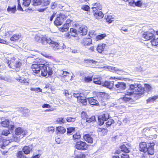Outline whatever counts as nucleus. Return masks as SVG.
Returning <instances> with one entry per match:
<instances>
[{
    "instance_id": "f257e3e1",
    "label": "nucleus",
    "mask_w": 158,
    "mask_h": 158,
    "mask_svg": "<svg viewBox=\"0 0 158 158\" xmlns=\"http://www.w3.org/2000/svg\"><path fill=\"white\" fill-rule=\"evenodd\" d=\"M34 39L35 42L38 43L40 42L43 44L45 45L48 43L55 50H63L65 48L64 44H59L56 42L55 39L54 38L44 36L40 34H36L35 36Z\"/></svg>"
},
{
    "instance_id": "f03ea898",
    "label": "nucleus",
    "mask_w": 158,
    "mask_h": 158,
    "mask_svg": "<svg viewBox=\"0 0 158 158\" xmlns=\"http://www.w3.org/2000/svg\"><path fill=\"white\" fill-rule=\"evenodd\" d=\"M38 60L36 59L34 62L37 64H33L31 66L32 73L37 74L41 70V75L43 76L46 77L48 74V75H51L52 73V68L49 65H47L40 63Z\"/></svg>"
},
{
    "instance_id": "7ed1b4c3",
    "label": "nucleus",
    "mask_w": 158,
    "mask_h": 158,
    "mask_svg": "<svg viewBox=\"0 0 158 158\" xmlns=\"http://www.w3.org/2000/svg\"><path fill=\"white\" fill-rule=\"evenodd\" d=\"M144 89L140 84H134L130 85L129 89L126 92L124 97L121 98L122 100L125 102L129 101L132 100L130 97L133 94L142 95L144 94Z\"/></svg>"
},
{
    "instance_id": "20e7f679",
    "label": "nucleus",
    "mask_w": 158,
    "mask_h": 158,
    "mask_svg": "<svg viewBox=\"0 0 158 158\" xmlns=\"http://www.w3.org/2000/svg\"><path fill=\"white\" fill-rule=\"evenodd\" d=\"M154 145L155 144L153 143L147 144L145 142H141L139 144L140 150L144 153L147 152L148 154L153 155L154 152Z\"/></svg>"
},
{
    "instance_id": "39448f33",
    "label": "nucleus",
    "mask_w": 158,
    "mask_h": 158,
    "mask_svg": "<svg viewBox=\"0 0 158 158\" xmlns=\"http://www.w3.org/2000/svg\"><path fill=\"white\" fill-rule=\"evenodd\" d=\"M94 12V15L97 19L102 18L104 17V14L100 11L102 7L101 5L98 3H94L93 6L91 8Z\"/></svg>"
},
{
    "instance_id": "423d86ee",
    "label": "nucleus",
    "mask_w": 158,
    "mask_h": 158,
    "mask_svg": "<svg viewBox=\"0 0 158 158\" xmlns=\"http://www.w3.org/2000/svg\"><path fill=\"white\" fill-rule=\"evenodd\" d=\"M106 95V94L104 93H101L100 94L99 97L102 98H98V100H97L96 97L89 98L88 99L89 102L91 105L98 106L99 104L98 101H101L102 102L105 101V100H106V99L105 98V96Z\"/></svg>"
},
{
    "instance_id": "0eeeda50",
    "label": "nucleus",
    "mask_w": 158,
    "mask_h": 158,
    "mask_svg": "<svg viewBox=\"0 0 158 158\" xmlns=\"http://www.w3.org/2000/svg\"><path fill=\"white\" fill-rule=\"evenodd\" d=\"M66 18V17L64 14L60 13L55 20L54 23L56 26L60 25L63 23Z\"/></svg>"
},
{
    "instance_id": "6e6552de",
    "label": "nucleus",
    "mask_w": 158,
    "mask_h": 158,
    "mask_svg": "<svg viewBox=\"0 0 158 158\" xmlns=\"http://www.w3.org/2000/svg\"><path fill=\"white\" fill-rule=\"evenodd\" d=\"M110 118V115L108 113L104 114L99 115L98 117V118L99 125H103L104 122L106 121Z\"/></svg>"
},
{
    "instance_id": "1a4fd4ad",
    "label": "nucleus",
    "mask_w": 158,
    "mask_h": 158,
    "mask_svg": "<svg viewBox=\"0 0 158 158\" xmlns=\"http://www.w3.org/2000/svg\"><path fill=\"white\" fill-rule=\"evenodd\" d=\"M87 146L88 145L85 142L79 141L76 143L75 147L78 150H85L87 148Z\"/></svg>"
},
{
    "instance_id": "9d476101",
    "label": "nucleus",
    "mask_w": 158,
    "mask_h": 158,
    "mask_svg": "<svg viewBox=\"0 0 158 158\" xmlns=\"http://www.w3.org/2000/svg\"><path fill=\"white\" fill-rule=\"evenodd\" d=\"M105 69H107L108 70L112 71V72H116L120 75H122L124 71L122 69H119L118 68L111 66H105L104 67Z\"/></svg>"
},
{
    "instance_id": "9b49d317",
    "label": "nucleus",
    "mask_w": 158,
    "mask_h": 158,
    "mask_svg": "<svg viewBox=\"0 0 158 158\" xmlns=\"http://www.w3.org/2000/svg\"><path fill=\"white\" fill-rule=\"evenodd\" d=\"M68 74H70V73L67 71H64L63 70H60L58 72L57 74V77L60 78L63 81H64V79L66 77H69V76Z\"/></svg>"
},
{
    "instance_id": "f8f14e48",
    "label": "nucleus",
    "mask_w": 158,
    "mask_h": 158,
    "mask_svg": "<svg viewBox=\"0 0 158 158\" xmlns=\"http://www.w3.org/2000/svg\"><path fill=\"white\" fill-rule=\"evenodd\" d=\"M142 37L147 40H149L154 38L155 36L152 32L148 31L144 32L142 35Z\"/></svg>"
},
{
    "instance_id": "ddd939ff",
    "label": "nucleus",
    "mask_w": 158,
    "mask_h": 158,
    "mask_svg": "<svg viewBox=\"0 0 158 158\" xmlns=\"http://www.w3.org/2000/svg\"><path fill=\"white\" fill-rule=\"evenodd\" d=\"M135 0H131V1H129V4L132 6H136L141 7L143 4V2L141 0H138L136 1Z\"/></svg>"
},
{
    "instance_id": "4468645a",
    "label": "nucleus",
    "mask_w": 158,
    "mask_h": 158,
    "mask_svg": "<svg viewBox=\"0 0 158 158\" xmlns=\"http://www.w3.org/2000/svg\"><path fill=\"white\" fill-rule=\"evenodd\" d=\"M78 32L82 35H86L87 32V27L85 26H82L78 29Z\"/></svg>"
},
{
    "instance_id": "2eb2a0df",
    "label": "nucleus",
    "mask_w": 158,
    "mask_h": 158,
    "mask_svg": "<svg viewBox=\"0 0 158 158\" xmlns=\"http://www.w3.org/2000/svg\"><path fill=\"white\" fill-rule=\"evenodd\" d=\"M83 138L86 141L89 143H92L93 139L91 135L89 134H86L83 135Z\"/></svg>"
},
{
    "instance_id": "dca6fc26",
    "label": "nucleus",
    "mask_w": 158,
    "mask_h": 158,
    "mask_svg": "<svg viewBox=\"0 0 158 158\" xmlns=\"http://www.w3.org/2000/svg\"><path fill=\"white\" fill-rule=\"evenodd\" d=\"M106 44H99L97 48V50L99 53H102L105 50Z\"/></svg>"
},
{
    "instance_id": "f3484780",
    "label": "nucleus",
    "mask_w": 158,
    "mask_h": 158,
    "mask_svg": "<svg viewBox=\"0 0 158 158\" xmlns=\"http://www.w3.org/2000/svg\"><path fill=\"white\" fill-rule=\"evenodd\" d=\"M81 43L85 46H88L92 44V40L89 38H86L82 40Z\"/></svg>"
},
{
    "instance_id": "a211bd4d",
    "label": "nucleus",
    "mask_w": 158,
    "mask_h": 158,
    "mask_svg": "<svg viewBox=\"0 0 158 158\" xmlns=\"http://www.w3.org/2000/svg\"><path fill=\"white\" fill-rule=\"evenodd\" d=\"M25 131L21 127H18L15 130V134L17 135H19L21 134L25 135Z\"/></svg>"
},
{
    "instance_id": "6ab92c4d",
    "label": "nucleus",
    "mask_w": 158,
    "mask_h": 158,
    "mask_svg": "<svg viewBox=\"0 0 158 158\" xmlns=\"http://www.w3.org/2000/svg\"><path fill=\"white\" fill-rule=\"evenodd\" d=\"M115 86L117 88L121 89H124L126 88V84L123 82H118Z\"/></svg>"
},
{
    "instance_id": "aec40b11",
    "label": "nucleus",
    "mask_w": 158,
    "mask_h": 158,
    "mask_svg": "<svg viewBox=\"0 0 158 158\" xmlns=\"http://www.w3.org/2000/svg\"><path fill=\"white\" fill-rule=\"evenodd\" d=\"M102 84V86L106 87L110 89H111L113 88L114 85V83L113 82H111L108 81H106Z\"/></svg>"
},
{
    "instance_id": "412c9836",
    "label": "nucleus",
    "mask_w": 158,
    "mask_h": 158,
    "mask_svg": "<svg viewBox=\"0 0 158 158\" xmlns=\"http://www.w3.org/2000/svg\"><path fill=\"white\" fill-rule=\"evenodd\" d=\"M66 131V129L63 127H56V131L57 134H63Z\"/></svg>"
},
{
    "instance_id": "4be33fe9",
    "label": "nucleus",
    "mask_w": 158,
    "mask_h": 158,
    "mask_svg": "<svg viewBox=\"0 0 158 158\" xmlns=\"http://www.w3.org/2000/svg\"><path fill=\"white\" fill-rule=\"evenodd\" d=\"M93 80V82L96 84L101 85L103 84L102 81V78L101 77H95Z\"/></svg>"
},
{
    "instance_id": "5701e85b",
    "label": "nucleus",
    "mask_w": 158,
    "mask_h": 158,
    "mask_svg": "<svg viewBox=\"0 0 158 158\" xmlns=\"http://www.w3.org/2000/svg\"><path fill=\"white\" fill-rule=\"evenodd\" d=\"M32 149L27 146L24 147L23 148V151L24 153L26 154H28L30 153V152L31 151Z\"/></svg>"
},
{
    "instance_id": "b1692460",
    "label": "nucleus",
    "mask_w": 158,
    "mask_h": 158,
    "mask_svg": "<svg viewBox=\"0 0 158 158\" xmlns=\"http://www.w3.org/2000/svg\"><path fill=\"white\" fill-rule=\"evenodd\" d=\"M157 98H158V95L154 96L152 97H150L147 100V103H148L153 102Z\"/></svg>"
},
{
    "instance_id": "393cba45",
    "label": "nucleus",
    "mask_w": 158,
    "mask_h": 158,
    "mask_svg": "<svg viewBox=\"0 0 158 158\" xmlns=\"http://www.w3.org/2000/svg\"><path fill=\"white\" fill-rule=\"evenodd\" d=\"M121 150L126 153H129L130 152L129 149L127 148L125 145H123L120 147Z\"/></svg>"
},
{
    "instance_id": "a878e982",
    "label": "nucleus",
    "mask_w": 158,
    "mask_h": 158,
    "mask_svg": "<svg viewBox=\"0 0 158 158\" xmlns=\"http://www.w3.org/2000/svg\"><path fill=\"white\" fill-rule=\"evenodd\" d=\"M9 121L8 119H5V120L1 122V124L2 126L4 127H7L8 126L9 124Z\"/></svg>"
},
{
    "instance_id": "bb28decb",
    "label": "nucleus",
    "mask_w": 158,
    "mask_h": 158,
    "mask_svg": "<svg viewBox=\"0 0 158 158\" xmlns=\"http://www.w3.org/2000/svg\"><path fill=\"white\" fill-rule=\"evenodd\" d=\"M78 101L80 102L81 103L83 104L84 105H85L87 104V100L86 98L85 97H81L79 98H78Z\"/></svg>"
},
{
    "instance_id": "cd10ccee",
    "label": "nucleus",
    "mask_w": 158,
    "mask_h": 158,
    "mask_svg": "<svg viewBox=\"0 0 158 158\" xmlns=\"http://www.w3.org/2000/svg\"><path fill=\"white\" fill-rule=\"evenodd\" d=\"M83 81L87 83L92 81V77L90 76H87L85 77L83 79Z\"/></svg>"
},
{
    "instance_id": "c85d7f7f",
    "label": "nucleus",
    "mask_w": 158,
    "mask_h": 158,
    "mask_svg": "<svg viewBox=\"0 0 158 158\" xmlns=\"http://www.w3.org/2000/svg\"><path fill=\"white\" fill-rule=\"evenodd\" d=\"M20 37V35L14 34L10 38V40L11 41H16L19 39Z\"/></svg>"
},
{
    "instance_id": "c756f323",
    "label": "nucleus",
    "mask_w": 158,
    "mask_h": 158,
    "mask_svg": "<svg viewBox=\"0 0 158 158\" xmlns=\"http://www.w3.org/2000/svg\"><path fill=\"white\" fill-rule=\"evenodd\" d=\"M19 81L21 83H24L26 85H28L29 84V80L23 78H22L20 79H19Z\"/></svg>"
},
{
    "instance_id": "7c9ffc66",
    "label": "nucleus",
    "mask_w": 158,
    "mask_h": 158,
    "mask_svg": "<svg viewBox=\"0 0 158 158\" xmlns=\"http://www.w3.org/2000/svg\"><path fill=\"white\" fill-rule=\"evenodd\" d=\"M69 28V26L65 24H64L63 27L60 28V30L62 32L67 31Z\"/></svg>"
},
{
    "instance_id": "2f4dec72",
    "label": "nucleus",
    "mask_w": 158,
    "mask_h": 158,
    "mask_svg": "<svg viewBox=\"0 0 158 158\" xmlns=\"http://www.w3.org/2000/svg\"><path fill=\"white\" fill-rule=\"evenodd\" d=\"M151 41L152 44V45L158 47V37L156 39H155L154 38Z\"/></svg>"
},
{
    "instance_id": "473e14b6",
    "label": "nucleus",
    "mask_w": 158,
    "mask_h": 158,
    "mask_svg": "<svg viewBox=\"0 0 158 158\" xmlns=\"http://www.w3.org/2000/svg\"><path fill=\"white\" fill-rule=\"evenodd\" d=\"M145 86L146 90L148 92L151 91L152 88L151 86L148 84H145Z\"/></svg>"
},
{
    "instance_id": "72a5a7b5",
    "label": "nucleus",
    "mask_w": 158,
    "mask_h": 158,
    "mask_svg": "<svg viewBox=\"0 0 158 158\" xmlns=\"http://www.w3.org/2000/svg\"><path fill=\"white\" fill-rule=\"evenodd\" d=\"M0 80H3L8 82H10V81H11L10 77H4L3 76L0 74Z\"/></svg>"
},
{
    "instance_id": "f704fd0d",
    "label": "nucleus",
    "mask_w": 158,
    "mask_h": 158,
    "mask_svg": "<svg viewBox=\"0 0 158 158\" xmlns=\"http://www.w3.org/2000/svg\"><path fill=\"white\" fill-rule=\"evenodd\" d=\"M42 2V0H33V5L35 6L40 5Z\"/></svg>"
},
{
    "instance_id": "c9c22d12",
    "label": "nucleus",
    "mask_w": 158,
    "mask_h": 158,
    "mask_svg": "<svg viewBox=\"0 0 158 158\" xmlns=\"http://www.w3.org/2000/svg\"><path fill=\"white\" fill-rule=\"evenodd\" d=\"M8 11L11 12V13H14L16 11V6H15L13 7L9 6L7 9Z\"/></svg>"
},
{
    "instance_id": "e433bc0d",
    "label": "nucleus",
    "mask_w": 158,
    "mask_h": 158,
    "mask_svg": "<svg viewBox=\"0 0 158 158\" xmlns=\"http://www.w3.org/2000/svg\"><path fill=\"white\" fill-rule=\"evenodd\" d=\"M56 121L57 123H59L60 124L64 123L66 122V121L64 118H57L56 119Z\"/></svg>"
},
{
    "instance_id": "4c0bfd02",
    "label": "nucleus",
    "mask_w": 158,
    "mask_h": 158,
    "mask_svg": "<svg viewBox=\"0 0 158 158\" xmlns=\"http://www.w3.org/2000/svg\"><path fill=\"white\" fill-rule=\"evenodd\" d=\"M95 120V116H93L90 118H87L86 119V121L88 123H90Z\"/></svg>"
},
{
    "instance_id": "58836bf2",
    "label": "nucleus",
    "mask_w": 158,
    "mask_h": 158,
    "mask_svg": "<svg viewBox=\"0 0 158 158\" xmlns=\"http://www.w3.org/2000/svg\"><path fill=\"white\" fill-rule=\"evenodd\" d=\"M114 20V18L112 17V16L109 15L106 18V21L109 23H111Z\"/></svg>"
},
{
    "instance_id": "ea45409f",
    "label": "nucleus",
    "mask_w": 158,
    "mask_h": 158,
    "mask_svg": "<svg viewBox=\"0 0 158 158\" xmlns=\"http://www.w3.org/2000/svg\"><path fill=\"white\" fill-rule=\"evenodd\" d=\"M29 112L30 111L27 108L24 109L23 111V115L25 117L28 116Z\"/></svg>"
},
{
    "instance_id": "a19ab883",
    "label": "nucleus",
    "mask_w": 158,
    "mask_h": 158,
    "mask_svg": "<svg viewBox=\"0 0 158 158\" xmlns=\"http://www.w3.org/2000/svg\"><path fill=\"white\" fill-rule=\"evenodd\" d=\"M31 0H23V5L25 6H28L31 2Z\"/></svg>"
},
{
    "instance_id": "79ce46f5",
    "label": "nucleus",
    "mask_w": 158,
    "mask_h": 158,
    "mask_svg": "<svg viewBox=\"0 0 158 158\" xmlns=\"http://www.w3.org/2000/svg\"><path fill=\"white\" fill-rule=\"evenodd\" d=\"M31 90L35 91L37 93L39 92H42V90L40 88H31L30 89Z\"/></svg>"
},
{
    "instance_id": "37998d69",
    "label": "nucleus",
    "mask_w": 158,
    "mask_h": 158,
    "mask_svg": "<svg viewBox=\"0 0 158 158\" xmlns=\"http://www.w3.org/2000/svg\"><path fill=\"white\" fill-rule=\"evenodd\" d=\"M106 36V35L105 34H103L97 35L96 38L98 40H102Z\"/></svg>"
},
{
    "instance_id": "c03bdc74",
    "label": "nucleus",
    "mask_w": 158,
    "mask_h": 158,
    "mask_svg": "<svg viewBox=\"0 0 158 158\" xmlns=\"http://www.w3.org/2000/svg\"><path fill=\"white\" fill-rule=\"evenodd\" d=\"M83 95V94L82 93H77L76 92L73 93L74 96L75 97L77 98L78 100L79 98L81 97V96H82Z\"/></svg>"
},
{
    "instance_id": "a18cd8bd",
    "label": "nucleus",
    "mask_w": 158,
    "mask_h": 158,
    "mask_svg": "<svg viewBox=\"0 0 158 158\" xmlns=\"http://www.w3.org/2000/svg\"><path fill=\"white\" fill-rule=\"evenodd\" d=\"M76 120V118L71 117H67L66 118V121L68 122H73Z\"/></svg>"
},
{
    "instance_id": "49530a36",
    "label": "nucleus",
    "mask_w": 158,
    "mask_h": 158,
    "mask_svg": "<svg viewBox=\"0 0 158 158\" xmlns=\"http://www.w3.org/2000/svg\"><path fill=\"white\" fill-rule=\"evenodd\" d=\"M42 2L43 5L45 6L48 5L50 3V1L49 0H43Z\"/></svg>"
},
{
    "instance_id": "de8ad7c7",
    "label": "nucleus",
    "mask_w": 158,
    "mask_h": 158,
    "mask_svg": "<svg viewBox=\"0 0 158 158\" xmlns=\"http://www.w3.org/2000/svg\"><path fill=\"white\" fill-rule=\"evenodd\" d=\"M114 120L112 119H111L109 120L107 122H106V126L107 127H108L110 126L113 123H114Z\"/></svg>"
},
{
    "instance_id": "09e8293b",
    "label": "nucleus",
    "mask_w": 158,
    "mask_h": 158,
    "mask_svg": "<svg viewBox=\"0 0 158 158\" xmlns=\"http://www.w3.org/2000/svg\"><path fill=\"white\" fill-rule=\"evenodd\" d=\"M10 133L9 130H5L2 131V135L5 136H7L9 134H10Z\"/></svg>"
},
{
    "instance_id": "8fccbe9b",
    "label": "nucleus",
    "mask_w": 158,
    "mask_h": 158,
    "mask_svg": "<svg viewBox=\"0 0 158 158\" xmlns=\"http://www.w3.org/2000/svg\"><path fill=\"white\" fill-rule=\"evenodd\" d=\"M81 118L82 119H84V120H86L88 117V115L86 113L84 112H82L81 113Z\"/></svg>"
},
{
    "instance_id": "3c124183",
    "label": "nucleus",
    "mask_w": 158,
    "mask_h": 158,
    "mask_svg": "<svg viewBox=\"0 0 158 158\" xmlns=\"http://www.w3.org/2000/svg\"><path fill=\"white\" fill-rule=\"evenodd\" d=\"M89 8V6L86 5H83L81 7V9L82 10L87 11H88Z\"/></svg>"
},
{
    "instance_id": "603ef678",
    "label": "nucleus",
    "mask_w": 158,
    "mask_h": 158,
    "mask_svg": "<svg viewBox=\"0 0 158 158\" xmlns=\"http://www.w3.org/2000/svg\"><path fill=\"white\" fill-rule=\"evenodd\" d=\"M81 137V135L79 134H74L73 135V138L74 139H79Z\"/></svg>"
},
{
    "instance_id": "864d4df0",
    "label": "nucleus",
    "mask_w": 158,
    "mask_h": 158,
    "mask_svg": "<svg viewBox=\"0 0 158 158\" xmlns=\"http://www.w3.org/2000/svg\"><path fill=\"white\" fill-rule=\"evenodd\" d=\"M75 128L73 127H70L67 128V134L71 133L73 131H74Z\"/></svg>"
},
{
    "instance_id": "5fc2aeb1",
    "label": "nucleus",
    "mask_w": 158,
    "mask_h": 158,
    "mask_svg": "<svg viewBox=\"0 0 158 158\" xmlns=\"http://www.w3.org/2000/svg\"><path fill=\"white\" fill-rule=\"evenodd\" d=\"M47 129L49 132L53 133L54 131V128L53 127H48Z\"/></svg>"
},
{
    "instance_id": "6e6d98bb",
    "label": "nucleus",
    "mask_w": 158,
    "mask_h": 158,
    "mask_svg": "<svg viewBox=\"0 0 158 158\" xmlns=\"http://www.w3.org/2000/svg\"><path fill=\"white\" fill-rule=\"evenodd\" d=\"M85 156L84 154H80L77 155L74 158H85Z\"/></svg>"
},
{
    "instance_id": "4d7b16f0",
    "label": "nucleus",
    "mask_w": 158,
    "mask_h": 158,
    "mask_svg": "<svg viewBox=\"0 0 158 158\" xmlns=\"http://www.w3.org/2000/svg\"><path fill=\"white\" fill-rule=\"evenodd\" d=\"M21 64L20 62H18L15 64V67L16 68H19L21 65Z\"/></svg>"
},
{
    "instance_id": "13d9d810",
    "label": "nucleus",
    "mask_w": 158,
    "mask_h": 158,
    "mask_svg": "<svg viewBox=\"0 0 158 158\" xmlns=\"http://www.w3.org/2000/svg\"><path fill=\"white\" fill-rule=\"evenodd\" d=\"M57 4L55 2H52L51 6V8L52 9H54L57 6Z\"/></svg>"
},
{
    "instance_id": "bf43d9fd",
    "label": "nucleus",
    "mask_w": 158,
    "mask_h": 158,
    "mask_svg": "<svg viewBox=\"0 0 158 158\" xmlns=\"http://www.w3.org/2000/svg\"><path fill=\"white\" fill-rule=\"evenodd\" d=\"M11 139L15 141H17L18 140V137H17L15 135H13Z\"/></svg>"
},
{
    "instance_id": "052dcab7",
    "label": "nucleus",
    "mask_w": 158,
    "mask_h": 158,
    "mask_svg": "<svg viewBox=\"0 0 158 158\" xmlns=\"http://www.w3.org/2000/svg\"><path fill=\"white\" fill-rule=\"evenodd\" d=\"M18 9L19 10L22 11L23 10L22 8L21 7V5L20 4V2L19 0H18Z\"/></svg>"
},
{
    "instance_id": "680f3d73",
    "label": "nucleus",
    "mask_w": 158,
    "mask_h": 158,
    "mask_svg": "<svg viewBox=\"0 0 158 158\" xmlns=\"http://www.w3.org/2000/svg\"><path fill=\"white\" fill-rule=\"evenodd\" d=\"M42 107L43 108H50L51 107V106L48 104H44L42 106Z\"/></svg>"
},
{
    "instance_id": "e2e57ef3",
    "label": "nucleus",
    "mask_w": 158,
    "mask_h": 158,
    "mask_svg": "<svg viewBox=\"0 0 158 158\" xmlns=\"http://www.w3.org/2000/svg\"><path fill=\"white\" fill-rule=\"evenodd\" d=\"M99 131H102V132H105V133H106L107 132V129L103 128H99Z\"/></svg>"
},
{
    "instance_id": "0e129e2a",
    "label": "nucleus",
    "mask_w": 158,
    "mask_h": 158,
    "mask_svg": "<svg viewBox=\"0 0 158 158\" xmlns=\"http://www.w3.org/2000/svg\"><path fill=\"white\" fill-rule=\"evenodd\" d=\"M129 156L127 154H122L121 156V158H129Z\"/></svg>"
},
{
    "instance_id": "69168bd1",
    "label": "nucleus",
    "mask_w": 158,
    "mask_h": 158,
    "mask_svg": "<svg viewBox=\"0 0 158 158\" xmlns=\"http://www.w3.org/2000/svg\"><path fill=\"white\" fill-rule=\"evenodd\" d=\"M8 127L10 130L13 131L14 129V126L13 125L11 124L9 125Z\"/></svg>"
},
{
    "instance_id": "338daca9",
    "label": "nucleus",
    "mask_w": 158,
    "mask_h": 158,
    "mask_svg": "<svg viewBox=\"0 0 158 158\" xmlns=\"http://www.w3.org/2000/svg\"><path fill=\"white\" fill-rule=\"evenodd\" d=\"M77 31L76 29H74L73 28H71L70 30V32L69 33L70 34L73 33V32H77Z\"/></svg>"
},
{
    "instance_id": "774afa93",
    "label": "nucleus",
    "mask_w": 158,
    "mask_h": 158,
    "mask_svg": "<svg viewBox=\"0 0 158 158\" xmlns=\"http://www.w3.org/2000/svg\"><path fill=\"white\" fill-rule=\"evenodd\" d=\"M55 141L58 144L60 143V139L58 137H56L55 139Z\"/></svg>"
}]
</instances>
